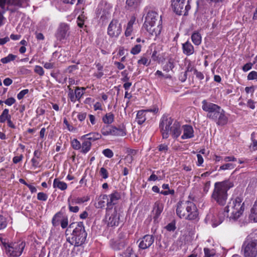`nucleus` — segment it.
<instances>
[{
  "instance_id": "f257e3e1",
  "label": "nucleus",
  "mask_w": 257,
  "mask_h": 257,
  "mask_svg": "<svg viewBox=\"0 0 257 257\" xmlns=\"http://www.w3.org/2000/svg\"><path fill=\"white\" fill-rule=\"evenodd\" d=\"M244 203L242 199L239 197L232 199L225 207L223 212L218 214V219L215 217L211 219L212 226L216 227L222 222L227 214V217L233 220L237 219L243 214L244 211Z\"/></svg>"
},
{
  "instance_id": "f03ea898",
  "label": "nucleus",
  "mask_w": 257,
  "mask_h": 257,
  "mask_svg": "<svg viewBox=\"0 0 257 257\" xmlns=\"http://www.w3.org/2000/svg\"><path fill=\"white\" fill-rule=\"evenodd\" d=\"M202 104V109L207 112V117L214 121L216 125L224 126L228 123V115L220 106L206 100H203Z\"/></svg>"
},
{
  "instance_id": "7ed1b4c3",
  "label": "nucleus",
  "mask_w": 257,
  "mask_h": 257,
  "mask_svg": "<svg viewBox=\"0 0 257 257\" xmlns=\"http://www.w3.org/2000/svg\"><path fill=\"white\" fill-rule=\"evenodd\" d=\"M176 214L180 218L188 220H195L198 218L196 205L189 201H180L177 203Z\"/></svg>"
},
{
  "instance_id": "20e7f679",
  "label": "nucleus",
  "mask_w": 257,
  "mask_h": 257,
  "mask_svg": "<svg viewBox=\"0 0 257 257\" xmlns=\"http://www.w3.org/2000/svg\"><path fill=\"white\" fill-rule=\"evenodd\" d=\"M233 186V183L229 180L216 182L212 194V199L219 205H225L227 199V192Z\"/></svg>"
},
{
  "instance_id": "39448f33",
  "label": "nucleus",
  "mask_w": 257,
  "mask_h": 257,
  "mask_svg": "<svg viewBox=\"0 0 257 257\" xmlns=\"http://www.w3.org/2000/svg\"><path fill=\"white\" fill-rule=\"evenodd\" d=\"M0 244L9 257L20 256L25 247V242L22 240L9 242L6 239L0 236Z\"/></svg>"
},
{
  "instance_id": "423d86ee",
  "label": "nucleus",
  "mask_w": 257,
  "mask_h": 257,
  "mask_svg": "<svg viewBox=\"0 0 257 257\" xmlns=\"http://www.w3.org/2000/svg\"><path fill=\"white\" fill-rule=\"evenodd\" d=\"M158 14L154 11L149 12L143 25L144 28L151 35L157 36L161 32L162 26L158 21Z\"/></svg>"
},
{
  "instance_id": "0eeeda50",
  "label": "nucleus",
  "mask_w": 257,
  "mask_h": 257,
  "mask_svg": "<svg viewBox=\"0 0 257 257\" xmlns=\"http://www.w3.org/2000/svg\"><path fill=\"white\" fill-rule=\"evenodd\" d=\"M87 233L84 229L83 223L82 222H78L77 226L73 230L71 237L67 238V241L70 245L79 246L83 244L86 239Z\"/></svg>"
},
{
  "instance_id": "6e6552de",
  "label": "nucleus",
  "mask_w": 257,
  "mask_h": 257,
  "mask_svg": "<svg viewBox=\"0 0 257 257\" xmlns=\"http://www.w3.org/2000/svg\"><path fill=\"white\" fill-rule=\"evenodd\" d=\"M175 120L168 115H163L161 118L159 127L163 139L169 138L173 131V125Z\"/></svg>"
},
{
  "instance_id": "1a4fd4ad",
  "label": "nucleus",
  "mask_w": 257,
  "mask_h": 257,
  "mask_svg": "<svg viewBox=\"0 0 257 257\" xmlns=\"http://www.w3.org/2000/svg\"><path fill=\"white\" fill-rule=\"evenodd\" d=\"M171 2L173 11L178 15H187L191 8L189 0H172Z\"/></svg>"
},
{
  "instance_id": "9d476101",
  "label": "nucleus",
  "mask_w": 257,
  "mask_h": 257,
  "mask_svg": "<svg viewBox=\"0 0 257 257\" xmlns=\"http://www.w3.org/2000/svg\"><path fill=\"white\" fill-rule=\"evenodd\" d=\"M159 108L157 106H153L152 108L140 110L138 111L136 121L139 124H143L147 119H152L158 112Z\"/></svg>"
},
{
  "instance_id": "9b49d317",
  "label": "nucleus",
  "mask_w": 257,
  "mask_h": 257,
  "mask_svg": "<svg viewBox=\"0 0 257 257\" xmlns=\"http://www.w3.org/2000/svg\"><path fill=\"white\" fill-rule=\"evenodd\" d=\"M121 32V24L118 20L115 19H112L107 27V35L110 38L116 39L118 38Z\"/></svg>"
},
{
  "instance_id": "f8f14e48",
  "label": "nucleus",
  "mask_w": 257,
  "mask_h": 257,
  "mask_svg": "<svg viewBox=\"0 0 257 257\" xmlns=\"http://www.w3.org/2000/svg\"><path fill=\"white\" fill-rule=\"evenodd\" d=\"M244 257H256L257 256V240H246L242 247Z\"/></svg>"
},
{
  "instance_id": "ddd939ff",
  "label": "nucleus",
  "mask_w": 257,
  "mask_h": 257,
  "mask_svg": "<svg viewBox=\"0 0 257 257\" xmlns=\"http://www.w3.org/2000/svg\"><path fill=\"white\" fill-rule=\"evenodd\" d=\"M105 222L109 226H116L119 222V215L116 208H109L106 210Z\"/></svg>"
},
{
  "instance_id": "4468645a",
  "label": "nucleus",
  "mask_w": 257,
  "mask_h": 257,
  "mask_svg": "<svg viewBox=\"0 0 257 257\" xmlns=\"http://www.w3.org/2000/svg\"><path fill=\"white\" fill-rule=\"evenodd\" d=\"M70 35V28L68 25L61 23L59 25L55 34L57 39L60 41L66 40Z\"/></svg>"
},
{
  "instance_id": "2eb2a0df",
  "label": "nucleus",
  "mask_w": 257,
  "mask_h": 257,
  "mask_svg": "<svg viewBox=\"0 0 257 257\" xmlns=\"http://www.w3.org/2000/svg\"><path fill=\"white\" fill-rule=\"evenodd\" d=\"M121 198L120 193L114 191L108 196L104 195L102 196L103 199H107V205H114L117 203V201Z\"/></svg>"
},
{
  "instance_id": "dca6fc26",
  "label": "nucleus",
  "mask_w": 257,
  "mask_h": 257,
  "mask_svg": "<svg viewBox=\"0 0 257 257\" xmlns=\"http://www.w3.org/2000/svg\"><path fill=\"white\" fill-rule=\"evenodd\" d=\"M154 242V237L152 235L147 234L141 239L139 247L143 249L150 247Z\"/></svg>"
},
{
  "instance_id": "f3484780",
  "label": "nucleus",
  "mask_w": 257,
  "mask_h": 257,
  "mask_svg": "<svg viewBox=\"0 0 257 257\" xmlns=\"http://www.w3.org/2000/svg\"><path fill=\"white\" fill-rule=\"evenodd\" d=\"M183 134L181 136L183 140L191 139L194 137V130L192 126L190 125H184L182 126V131Z\"/></svg>"
},
{
  "instance_id": "a211bd4d",
  "label": "nucleus",
  "mask_w": 257,
  "mask_h": 257,
  "mask_svg": "<svg viewBox=\"0 0 257 257\" xmlns=\"http://www.w3.org/2000/svg\"><path fill=\"white\" fill-rule=\"evenodd\" d=\"M181 133L182 126L181 123L179 121L175 120L173 125V131L170 135L173 139H177L180 136Z\"/></svg>"
},
{
  "instance_id": "6ab92c4d",
  "label": "nucleus",
  "mask_w": 257,
  "mask_h": 257,
  "mask_svg": "<svg viewBox=\"0 0 257 257\" xmlns=\"http://www.w3.org/2000/svg\"><path fill=\"white\" fill-rule=\"evenodd\" d=\"M112 131V136H113L123 137L126 134V131L124 126H119L118 127L113 126Z\"/></svg>"
},
{
  "instance_id": "aec40b11",
  "label": "nucleus",
  "mask_w": 257,
  "mask_h": 257,
  "mask_svg": "<svg viewBox=\"0 0 257 257\" xmlns=\"http://www.w3.org/2000/svg\"><path fill=\"white\" fill-rule=\"evenodd\" d=\"M182 49L183 53L187 56H190L194 52V47L188 41L183 44Z\"/></svg>"
},
{
  "instance_id": "412c9836",
  "label": "nucleus",
  "mask_w": 257,
  "mask_h": 257,
  "mask_svg": "<svg viewBox=\"0 0 257 257\" xmlns=\"http://www.w3.org/2000/svg\"><path fill=\"white\" fill-rule=\"evenodd\" d=\"M136 21V18L132 17L127 24L126 29L124 32L125 37H130L132 35L133 31V25Z\"/></svg>"
},
{
  "instance_id": "4be33fe9",
  "label": "nucleus",
  "mask_w": 257,
  "mask_h": 257,
  "mask_svg": "<svg viewBox=\"0 0 257 257\" xmlns=\"http://www.w3.org/2000/svg\"><path fill=\"white\" fill-rule=\"evenodd\" d=\"M89 199V197L87 196L82 197H69L68 199V201L71 202L72 204H80L84 203L85 202L88 201Z\"/></svg>"
},
{
  "instance_id": "5701e85b",
  "label": "nucleus",
  "mask_w": 257,
  "mask_h": 257,
  "mask_svg": "<svg viewBox=\"0 0 257 257\" xmlns=\"http://www.w3.org/2000/svg\"><path fill=\"white\" fill-rule=\"evenodd\" d=\"M53 186L54 188H58L62 191L65 190L67 188V184L57 178L54 180Z\"/></svg>"
},
{
  "instance_id": "b1692460",
  "label": "nucleus",
  "mask_w": 257,
  "mask_h": 257,
  "mask_svg": "<svg viewBox=\"0 0 257 257\" xmlns=\"http://www.w3.org/2000/svg\"><path fill=\"white\" fill-rule=\"evenodd\" d=\"M101 135L98 133H92L85 135L82 138H87L89 141H95L101 139Z\"/></svg>"
},
{
  "instance_id": "393cba45",
  "label": "nucleus",
  "mask_w": 257,
  "mask_h": 257,
  "mask_svg": "<svg viewBox=\"0 0 257 257\" xmlns=\"http://www.w3.org/2000/svg\"><path fill=\"white\" fill-rule=\"evenodd\" d=\"M91 146V142L86 138L82 144L81 152L84 154L87 153L90 150Z\"/></svg>"
},
{
  "instance_id": "a878e982",
  "label": "nucleus",
  "mask_w": 257,
  "mask_h": 257,
  "mask_svg": "<svg viewBox=\"0 0 257 257\" xmlns=\"http://www.w3.org/2000/svg\"><path fill=\"white\" fill-rule=\"evenodd\" d=\"M63 218L62 213L60 211L56 213L53 216L52 220V223L54 226L59 225Z\"/></svg>"
},
{
  "instance_id": "bb28decb",
  "label": "nucleus",
  "mask_w": 257,
  "mask_h": 257,
  "mask_svg": "<svg viewBox=\"0 0 257 257\" xmlns=\"http://www.w3.org/2000/svg\"><path fill=\"white\" fill-rule=\"evenodd\" d=\"M114 118V114L111 112H108L106 113L105 115L102 117V121L104 123L109 124L112 123L113 122Z\"/></svg>"
},
{
  "instance_id": "cd10ccee",
  "label": "nucleus",
  "mask_w": 257,
  "mask_h": 257,
  "mask_svg": "<svg viewBox=\"0 0 257 257\" xmlns=\"http://www.w3.org/2000/svg\"><path fill=\"white\" fill-rule=\"evenodd\" d=\"M191 39L195 45H199L202 41L201 34L196 32L193 33L191 36Z\"/></svg>"
},
{
  "instance_id": "c85d7f7f",
  "label": "nucleus",
  "mask_w": 257,
  "mask_h": 257,
  "mask_svg": "<svg viewBox=\"0 0 257 257\" xmlns=\"http://www.w3.org/2000/svg\"><path fill=\"white\" fill-rule=\"evenodd\" d=\"M11 118V116L9 114V110L6 108L3 111L2 114L0 115V123H4Z\"/></svg>"
},
{
  "instance_id": "c756f323",
  "label": "nucleus",
  "mask_w": 257,
  "mask_h": 257,
  "mask_svg": "<svg viewBox=\"0 0 257 257\" xmlns=\"http://www.w3.org/2000/svg\"><path fill=\"white\" fill-rule=\"evenodd\" d=\"M163 209V206L161 203L159 202L155 203L153 209V212L155 213V216L157 218L161 214Z\"/></svg>"
},
{
  "instance_id": "7c9ffc66",
  "label": "nucleus",
  "mask_w": 257,
  "mask_h": 257,
  "mask_svg": "<svg viewBox=\"0 0 257 257\" xmlns=\"http://www.w3.org/2000/svg\"><path fill=\"white\" fill-rule=\"evenodd\" d=\"M174 68V60L172 58H170L168 60L167 63L164 66L163 70L166 72H169L170 70H172V69Z\"/></svg>"
},
{
  "instance_id": "2f4dec72",
  "label": "nucleus",
  "mask_w": 257,
  "mask_h": 257,
  "mask_svg": "<svg viewBox=\"0 0 257 257\" xmlns=\"http://www.w3.org/2000/svg\"><path fill=\"white\" fill-rule=\"evenodd\" d=\"M250 217L255 222H257V200L254 202L253 207L251 209Z\"/></svg>"
},
{
  "instance_id": "473e14b6",
  "label": "nucleus",
  "mask_w": 257,
  "mask_h": 257,
  "mask_svg": "<svg viewBox=\"0 0 257 257\" xmlns=\"http://www.w3.org/2000/svg\"><path fill=\"white\" fill-rule=\"evenodd\" d=\"M112 125H105L104 126L101 130V134L104 136H112Z\"/></svg>"
},
{
  "instance_id": "72a5a7b5",
  "label": "nucleus",
  "mask_w": 257,
  "mask_h": 257,
  "mask_svg": "<svg viewBox=\"0 0 257 257\" xmlns=\"http://www.w3.org/2000/svg\"><path fill=\"white\" fill-rule=\"evenodd\" d=\"M16 58V56L12 54H9L7 57L3 58L1 59V62L4 64L8 63L14 60Z\"/></svg>"
},
{
  "instance_id": "f704fd0d",
  "label": "nucleus",
  "mask_w": 257,
  "mask_h": 257,
  "mask_svg": "<svg viewBox=\"0 0 257 257\" xmlns=\"http://www.w3.org/2000/svg\"><path fill=\"white\" fill-rule=\"evenodd\" d=\"M141 0H126V4L131 8H136L140 4Z\"/></svg>"
},
{
  "instance_id": "c9c22d12",
  "label": "nucleus",
  "mask_w": 257,
  "mask_h": 257,
  "mask_svg": "<svg viewBox=\"0 0 257 257\" xmlns=\"http://www.w3.org/2000/svg\"><path fill=\"white\" fill-rule=\"evenodd\" d=\"M204 257H212L215 254V250L212 248L210 249L208 247L204 248Z\"/></svg>"
},
{
  "instance_id": "e433bc0d",
  "label": "nucleus",
  "mask_w": 257,
  "mask_h": 257,
  "mask_svg": "<svg viewBox=\"0 0 257 257\" xmlns=\"http://www.w3.org/2000/svg\"><path fill=\"white\" fill-rule=\"evenodd\" d=\"M252 143L249 146V149L251 151H255L257 150V140L255 139V136L251 135Z\"/></svg>"
},
{
  "instance_id": "4c0bfd02",
  "label": "nucleus",
  "mask_w": 257,
  "mask_h": 257,
  "mask_svg": "<svg viewBox=\"0 0 257 257\" xmlns=\"http://www.w3.org/2000/svg\"><path fill=\"white\" fill-rule=\"evenodd\" d=\"M74 92L75 95V98H77L78 101H80V99L84 94L83 91L81 90L80 87H76L75 89Z\"/></svg>"
},
{
  "instance_id": "58836bf2",
  "label": "nucleus",
  "mask_w": 257,
  "mask_h": 257,
  "mask_svg": "<svg viewBox=\"0 0 257 257\" xmlns=\"http://www.w3.org/2000/svg\"><path fill=\"white\" fill-rule=\"evenodd\" d=\"M69 89V92L68 94V98L70 99L72 102H75L77 100V98H75V92H73V90L69 86H68Z\"/></svg>"
},
{
  "instance_id": "ea45409f",
  "label": "nucleus",
  "mask_w": 257,
  "mask_h": 257,
  "mask_svg": "<svg viewBox=\"0 0 257 257\" xmlns=\"http://www.w3.org/2000/svg\"><path fill=\"white\" fill-rule=\"evenodd\" d=\"M142 47L141 44L135 45L131 50V54L133 55H137L139 54L141 51Z\"/></svg>"
},
{
  "instance_id": "a19ab883",
  "label": "nucleus",
  "mask_w": 257,
  "mask_h": 257,
  "mask_svg": "<svg viewBox=\"0 0 257 257\" xmlns=\"http://www.w3.org/2000/svg\"><path fill=\"white\" fill-rule=\"evenodd\" d=\"M139 64H142L144 65H149L151 63V60L149 59L145 56H143L138 61Z\"/></svg>"
},
{
  "instance_id": "79ce46f5",
  "label": "nucleus",
  "mask_w": 257,
  "mask_h": 257,
  "mask_svg": "<svg viewBox=\"0 0 257 257\" xmlns=\"http://www.w3.org/2000/svg\"><path fill=\"white\" fill-rule=\"evenodd\" d=\"M235 167V165L232 163H227L221 166L219 170H231Z\"/></svg>"
},
{
  "instance_id": "37998d69",
  "label": "nucleus",
  "mask_w": 257,
  "mask_h": 257,
  "mask_svg": "<svg viewBox=\"0 0 257 257\" xmlns=\"http://www.w3.org/2000/svg\"><path fill=\"white\" fill-rule=\"evenodd\" d=\"M34 72L39 76H42L44 75V70L42 67L39 65H36L34 68Z\"/></svg>"
},
{
  "instance_id": "c03bdc74",
  "label": "nucleus",
  "mask_w": 257,
  "mask_h": 257,
  "mask_svg": "<svg viewBox=\"0 0 257 257\" xmlns=\"http://www.w3.org/2000/svg\"><path fill=\"white\" fill-rule=\"evenodd\" d=\"M71 145L73 148L75 150H79L81 149V144L77 139H73L71 142Z\"/></svg>"
},
{
  "instance_id": "a18cd8bd",
  "label": "nucleus",
  "mask_w": 257,
  "mask_h": 257,
  "mask_svg": "<svg viewBox=\"0 0 257 257\" xmlns=\"http://www.w3.org/2000/svg\"><path fill=\"white\" fill-rule=\"evenodd\" d=\"M7 225V222L6 218L0 215V230L5 228Z\"/></svg>"
},
{
  "instance_id": "49530a36",
  "label": "nucleus",
  "mask_w": 257,
  "mask_h": 257,
  "mask_svg": "<svg viewBox=\"0 0 257 257\" xmlns=\"http://www.w3.org/2000/svg\"><path fill=\"white\" fill-rule=\"evenodd\" d=\"M103 155L108 158H111L113 156V152L109 149H106L103 150L102 151Z\"/></svg>"
},
{
  "instance_id": "de8ad7c7",
  "label": "nucleus",
  "mask_w": 257,
  "mask_h": 257,
  "mask_svg": "<svg viewBox=\"0 0 257 257\" xmlns=\"http://www.w3.org/2000/svg\"><path fill=\"white\" fill-rule=\"evenodd\" d=\"M68 208H69V211L70 212H74V213L78 212L79 210V207L77 206H74V205L75 204H72L71 202L70 201H68Z\"/></svg>"
},
{
  "instance_id": "09e8293b",
  "label": "nucleus",
  "mask_w": 257,
  "mask_h": 257,
  "mask_svg": "<svg viewBox=\"0 0 257 257\" xmlns=\"http://www.w3.org/2000/svg\"><path fill=\"white\" fill-rule=\"evenodd\" d=\"M248 80H257V72L252 71L249 72L247 76Z\"/></svg>"
},
{
  "instance_id": "8fccbe9b",
  "label": "nucleus",
  "mask_w": 257,
  "mask_h": 257,
  "mask_svg": "<svg viewBox=\"0 0 257 257\" xmlns=\"http://www.w3.org/2000/svg\"><path fill=\"white\" fill-rule=\"evenodd\" d=\"M99 174L100 176L104 179H106L108 177V171L103 167H102L100 169Z\"/></svg>"
},
{
  "instance_id": "3c124183",
  "label": "nucleus",
  "mask_w": 257,
  "mask_h": 257,
  "mask_svg": "<svg viewBox=\"0 0 257 257\" xmlns=\"http://www.w3.org/2000/svg\"><path fill=\"white\" fill-rule=\"evenodd\" d=\"M37 199L39 200L45 201L48 199V195L44 192H39L37 194Z\"/></svg>"
},
{
  "instance_id": "603ef678",
  "label": "nucleus",
  "mask_w": 257,
  "mask_h": 257,
  "mask_svg": "<svg viewBox=\"0 0 257 257\" xmlns=\"http://www.w3.org/2000/svg\"><path fill=\"white\" fill-rule=\"evenodd\" d=\"M29 92V90L26 89H24L22 91H21L17 95V98L19 100H21L24 97V96L27 94Z\"/></svg>"
},
{
  "instance_id": "864d4df0",
  "label": "nucleus",
  "mask_w": 257,
  "mask_h": 257,
  "mask_svg": "<svg viewBox=\"0 0 257 257\" xmlns=\"http://www.w3.org/2000/svg\"><path fill=\"white\" fill-rule=\"evenodd\" d=\"M165 228L169 231H174L176 227L175 226V223L174 222H171L169 223L167 226H166Z\"/></svg>"
},
{
  "instance_id": "5fc2aeb1",
  "label": "nucleus",
  "mask_w": 257,
  "mask_h": 257,
  "mask_svg": "<svg viewBox=\"0 0 257 257\" xmlns=\"http://www.w3.org/2000/svg\"><path fill=\"white\" fill-rule=\"evenodd\" d=\"M86 116V112H79L77 114V117L80 121H83L85 119Z\"/></svg>"
},
{
  "instance_id": "6e6d98bb",
  "label": "nucleus",
  "mask_w": 257,
  "mask_h": 257,
  "mask_svg": "<svg viewBox=\"0 0 257 257\" xmlns=\"http://www.w3.org/2000/svg\"><path fill=\"white\" fill-rule=\"evenodd\" d=\"M61 224V226L62 228H65L68 224V219L67 217H63L61 222H60Z\"/></svg>"
},
{
  "instance_id": "4d7b16f0",
  "label": "nucleus",
  "mask_w": 257,
  "mask_h": 257,
  "mask_svg": "<svg viewBox=\"0 0 257 257\" xmlns=\"http://www.w3.org/2000/svg\"><path fill=\"white\" fill-rule=\"evenodd\" d=\"M158 149L160 152L166 153L168 150V147L167 145L161 144L158 146Z\"/></svg>"
},
{
  "instance_id": "13d9d810",
  "label": "nucleus",
  "mask_w": 257,
  "mask_h": 257,
  "mask_svg": "<svg viewBox=\"0 0 257 257\" xmlns=\"http://www.w3.org/2000/svg\"><path fill=\"white\" fill-rule=\"evenodd\" d=\"M16 102V99L14 97H10L7 99L4 103L8 106H11Z\"/></svg>"
},
{
  "instance_id": "bf43d9fd",
  "label": "nucleus",
  "mask_w": 257,
  "mask_h": 257,
  "mask_svg": "<svg viewBox=\"0 0 257 257\" xmlns=\"http://www.w3.org/2000/svg\"><path fill=\"white\" fill-rule=\"evenodd\" d=\"M253 64V63H247L245 64L242 67V70L244 72H246L250 70L252 68Z\"/></svg>"
},
{
  "instance_id": "052dcab7",
  "label": "nucleus",
  "mask_w": 257,
  "mask_h": 257,
  "mask_svg": "<svg viewBox=\"0 0 257 257\" xmlns=\"http://www.w3.org/2000/svg\"><path fill=\"white\" fill-rule=\"evenodd\" d=\"M44 67L47 69H53L55 67V64L50 62L44 63Z\"/></svg>"
},
{
  "instance_id": "680f3d73",
  "label": "nucleus",
  "mask_w": 257,
  "mask_h": 257,
  "mask_svg": "<svg viewBox=\"0 0 257 257\" xmlns=\"http://www.w3.org/2000/svg\"><path fill=\"white\" fill-rule=\"evenodd\" d=\"M194 74L196 75V77L199 80H203L204 78L203 74L200 71H198L197 70H195V72Z\"/></svg>"
},
{
  "instance_id": "e2e57ef3",
  "label": "nucleus",
  "mask_w": 257,
  "mask_h": 257,
  "mask_svg": "<svg viewBox=\"0 0 257 257\" xmlns=\"http://www.w3.org/2000/svg\"><path fill=\"white\" fill-rule=\"evenodd\" d=\"M197 165L198 166H200L203 163L204 159H203V157H202V156L199 154L197 155Z\"/></svg>"
},
{
  "instance_id": "0e129e2a",
  "label": "nucleus",
  "mask_w": 257,
  "mask_h": 257,
  "mask_svg": "<svg viewBox=\"0 0 257 257\" xmlns=\"http://www.w3.org/2000/svg\"><path fill=\"white\" fill-rule=\"evenodd\" d=\"M31 162L32 163V166L35 168H37L40 163L39 159H37L35 158H33L31 160Z\"/></svg>"
},
{
  "instance_id": "69168bd1",
  "label": "nucleus",
  "mask_w": 257,
  "mask_h": 257,
  "mask_svg": "<svg viewBox=\"0 0 257 257\" xmlns=\"http://www.w3.org/2000/svg\"><path fill=\"white\" fill-rule=\"evenodd\" d=\"M247 106L252 109L255 107V102L251 99H248L247 102Z\"/></svg>"
},
{
  "instance_id": "338daca9",
  "label": "nucleus",
  "mask_w": 257,
  "mask_h": 257,
  "mask_svg": "<svg viewBox=\"0 0 257 257\" xmlns=\"http://www.w3.org/2000/svg\"><path fill=\"white\" fill-rule=\"evenodd\" d=\"M195 70H196V69L192 65V64L191 63H189L188 65H187V67L186 68V70L185 72H186V73L188 72H192L193 71V72H195Z\"/></svg>"
},
{
  "instance_id": "774afa93",
  "label": "nucleus",
  "mask_w": 257,
  "mask_h": 257,
  "mask_svg": "<svg viewBox=\"0 0 257 257\" xmlns=\"http://www.w3.org/2000/svg\"><path fill=\"white\" fill-rule=\"evenodd\" d=\"M210 187V181L206 182L204 185L203 191L205 193H207L209 190Z\"/></svg>"
}]
</instances>
